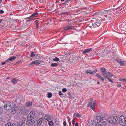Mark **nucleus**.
<instances>
[{
	"instance_id": "4468645a",
	"label": "nucleus",
	"mask_w": 126,
	"mask_h": 126,
	"mask_svg": "<svg viewBox=\"0 0 126 126\" xmlns=\"http://www.w3.org/2000/svg\"><path fill=\"white\" fill-rule=\"evenodd\" d=\"M117 62L120 65L122 66H124L126 64V62L125 61H123L121 60H117Z\"/></svg>"
},
{
	"instance_id": "bf43d9fd",
	"label": "nucleus",
	"mask_w": 126,
	"mask_h": 126,
	"mask_svg": "<svg viewBox=\"0 0 126 126\" xmlns=\"http://www.w3.org/2000/svg\"><path fill=\"white\" fill-rule=\"evenodd\" d=\"M64 0H61V1H62V2L63 1H64Z\"/></svg>"
},
{
	"instance_id": "423d86ee",
	"label": "nucleus",
	"mask_w": 126,
	"mask_h": 126,
	"mask_svg": "<svg viewBox=\"0 0 126 126\" xmlns=\"http://www.w3.org/2000/svg\"><path fill=\"white\" fill-rule=\"evenodd\" d=\"M118 119V118L117 116H112L108 118V121L110 123H113L116 122Z\"/></svg>"
},
{
	"instance_id": "2f4dec72",
	"label": "nucleus",
	"mask_w": 126,
	"mask_h": 126,
	"mask_svg": "<svg viewBox=\"0 0 126 126\" xmlns=\"http://www.w3.org/2000/svg\"><path fill=\"white\" fill-rule=\"evenodd\" d=\"M13 125V124L10 122H9L6 124L5 126H12Z\"/></svg>"
},
{
	"instance_id": "c756f323",
	"label": "nucleus",
	"mask_w": 126,
	"mask_h": 126,
	"mask_svg": "<svg viewBox=\"0 0 126 126\" xmlns=\"http://www.w3.org/2000/svg\"><path fill=\"white\" fill-rule=\"evenodd\" d=\"M38 15V14L37 13H35L32 15L31 16L32 17H36Z\"/></svg>"
},
{
	"instance_id": "de8ad7c7",
	"label": "nucleus",
	"mask_w": 126,
	"mask_h": 126,
	"mask_svg": "<svg viewBox=\"0 0 126 126\" xmlns=\"http://www.w3.org/2000/svg\"><path fill=\"white\" fill-rule=\"evenodd\" d=\"M78 122H76L75 123V126H79L78 125Z\"/></svg>"
},
{
	"instance_id": "aec40b11",
	"label": "nucleus",
	"mask_w": 126,
	"mask_h": 126,
	"mask_svg": "<svg viewBox=\"0 0 126 126\" xmlns=\"http://www.w3.org/2000/svg\"><path fill=\"white\" fill-rule=\"evenodd\" d=\"M74 28V27L71 26H66L64 28V30L65 31L67 30Z\"/></svg>"
},
{
	"instance_id": "cd10ccee",
	"label": "nucleus",
	"mask_w": 126,
	"mask_h": 126,
	"mask_svg": "<svg viewBox=\"0 0 126 126\" xmlns=\"http://www.w3.org/2000/svg\"><path fill=\"white\" fill-rule=\"evenodd\" d=\"M76 115V116L77 117L79 118L81 117V115L79 113H75L74 114V115Z\"/></svg>"
},
{
	"instance_id": "3c124183",
	"label": "nucleus",
	"mask_w": 126,
	"mask_h": 126,
	"mask_svg": "<svg viewBox=\"0 0 126 126\" xmlns=\"http://www.w3.org/2000/svg\"><path fill=\"white\" fill-rule=\"evenodd\" d=\"M56 3H58V4L61 3V2H59V1H58V0L56 1Z\"/></svg>"
},
{
	"instance_id": "39448f33",
	"label": "nucleus",
	"mask_w": 126,
	"mask_h": 126,
	"mask_svg": "<svg viewBox=\"0 0 126 126\" xmlns=\"http://www.w3.org/2000/svg\"><path fill=\"white\" fill-rule=\"evenodd\" d=\"M28 110L22 108L19 110V116H21L23 115H27L28 113Z\"/></svg>"
},
{
	"instance_id": "4c0bfd02",
	"label": "nucleus",
	"mask_w": 126,
	"mask_h": 126,
	"mask_svg": "<svg viewBox=\"0 0 126 126\" xmlns=\"http://www.w3.org/2000/svg\"><path fill=\"white\" fill-rule=\"evenodd\" d=\"M66 121H64L63 122V126H66Z\"/></svg>"
},
{
	"instance_id": "79ce46f5",
	"label": "nucleus",
	"mask_w": 126,
	"mask_h": 126,
	"mask_svg": "<svg viewBox=\"0 0 126 126\" xmlns=\"http://www.w3.org/2000/svg\"><path fill=\"white\" fill-rule=\"evenodd\" d=\"M75 123V120L74 119H73L72 121V123L73 125H74Z\"/></svg>"
},
{
	"instance_id": "6e6552de",
	"label": "nucleus",
	"mask_w": 126,
	"mask_h": 126,
	"mask_svg": "<svg viewBox=\"0 0 126 126\" xmlns=\"http://www.w3.org/2000/svg\"><path fill=\"white\" fill-rule=\"evenodd\" d=\"M41 63V61L38 60L34 61L31 62L29 64V66H33V64H35L37 65H39Z\"/></svg>"
},
{
	"instance_id": "a19ab883",
	"label": "nucleus",
	"mask_w": 126,
	"mask_h": 126,
	"mask_svg": "<svg viewBox=\"0 0 126 126\" xmlns=\"http://www.w3.org/2000/svg\"><path fill=\"white\" fill-rule=\"evenodd\" d=\"M32 17L31 16L30 17H28L26 19H27V20H28V19H29V21H30L32 19H31V18Z\"/></svg>"
},
{
	"instance_id": "a211bd4d",
	"label": "nucleus",
	"mask_w": 126,
	"mask_h": 126,
	"mask_svg": "<svg viewBox=\"0 0 126 126\" xmlns=\"http://www.w3.org/2000/svg\"><path fill=\"white\" fill-rule=\"evenodd\" d=\"M92 49L91 48H89L87 49L84 50L83 52V53L86 54V53H89L91 51H92Z\"/></svg>"
},
{
	"instance_id": "4be33fe9",
	"label": "nucleus",
	"mask_w": 126,
	"mask_h": 126,
	"mask_svg": "<svg viewBox=\"0 0 126 126\" xmlns=\"http://www.w3.org/2000/svg\"><path fill=\"white\" fill-rule=\"evenodd\" d=\"M32 102L29 101L27 102L25 104L26 106L27 107L31 106L32 105Z\"/></svg>"
},
{
	"instance_id": "f3484780",
	"label": "nucleus",
	"mask_w": 126,
	"mask_h": 126,
	"mask_svg": "<svg viewBox=\"0 0 126 126\" xmlns=\"http://www.w3.org/2000/svg\"><path fill=\"white\" fill-rule=\"evenodd\" d=\"M16 106L15 103L13 102H10V106L9 108L10 109V110L14 108Z\"/></svg>"
},
{
	"instance_id": "b1692460",
	"label": "nucleus",
	"mask_w": 126,
	"mask_h": 126,
	"mask_svg": "<svg viewBox=\"0 0 126 126\" xmlns=\"http://www.w3.org/2000/svg\"><path fill=\"white\" fill-rule=\"evenodd\" d=\"M119 80L126 83V77L121 78L119 79Z\"/></svg>"
},
{
	"instance_id": "5fc2aeb1",
	"label": "nucleus",
	"mask_w": 126,
	"mask_h": 126,
	"mask_svg": "<svg viewBox=\"0 0 126 126\" xmlns=\"http://www.w3.org/2000/svg\"><path fill=\"white\" fill-rule=\"evenodd\" d=\"M66 13L65 12H63V13H62V14H65Z\"/></svg>"
},
{
	"instance_id": "c85d7f7f",
	"label": "nucleus",
	"mask_w": 126,
	"mask_h": 126,
	"mask_svg": "<svg viewBox=\"0 0 126 126\" xmlns=\"http://www.w3.org/2000/svg\"><path fill=\"white\" fill-rule=\"evenodd\" d=\"M58 64L56 63H52L51 64V66L52 67H55L57 66Z\"/></svg>"
},
{
	"instance_id": "412c9836",
	"label": "nucleus",
	"mask_w": 126,
	"mask_h": 126,
	"mask_svg": "<svg viewBox=\"0 0 126 126\" xmlns=\"http://www.w3.org/2000/svg\"><path fill=\"white\" fill-rule=\"evenodd\" d=\"M96 77L100 78L103 81H104V79L101 75L98 74H97L96 75Z\"/></svg>"
},
{
	"instance_id": "338daca9",
	"label": "nucleus",
	"mask_w": 126,
	"mask_h": 126,
	"mask_svg": "<svg viewBox=\"0 0 126 126\" xmlns=\"http://www.w3.org/2000/svg\"><path fill=\"white\" fill-rule=\"evenodd\" d=\"M69 121H70V120H69Z\"/></svg>"
},
{
	"instance_id": "72a5a7b5",
	"label": "nucleus",
	"mask_w": 126,
	"mask_h": 126,
	"mask_svg": "<svg viewBox=\"0 0 126 126\" xmlns=\"http://www.w3.org/2000/svg\"><path fill=\"white\" fill-rule=\"evenodd\" d=\"M52 95L51 93H49L48 94V95L47 96V97H48L50 98L52 97Z\"/></svg>"
},
{
	"instance_id": "dca6fc26",
	"label": "nucleus",
	"mask_w": 126,
	"mask_h": 126,
	"mask_svg": "<svg viewBox=\"0 0 126 126\" xmlns=\"http://www.w3.org/2000/svg\"><path fill=\"white\" fill-rule=\"evenodd\" d=\"M13 108L14 109L12 110V112L13 114H14L17 112V110H18V108L17 106H16Z\"/></svg>"
},
{
	"instance_id": "0eeeda50",
	"label": "nucleus",
	"mask_w": 126,
	"mask_h": 126,
	"mask_svg": "<svg viewBox=\"0 0 126 126\" xmlns=\"http://www.w3.org/2000/svg\"><path fill=\"white\" fill-rule=\"evenodd\" d=\"M104 116H102L100 113H97L96 117V119L99 121L103 120L104 119Z\"/></svg>"
},
{
	"instance_id": "f03ea898",
	"label": "nucleus",
	"mask_w": 126,
	"mask_h": 126,
	"mask_svg": "<svg viewBox=\"0 0 126 126\" xmlns=\"http://www.w3.org/2000/svg\"><path fill=\"white\" fill-rule=\"evenodd\" d=\"M100 69L102 72V75L104 78H106L108 76L110 78H111L113 76V75L111 74L110 72H108L107 73L104 67H101L100 68Z\"/></svg>"
},
{
	"instance_id": "603ef678",
	"label": "nucleus",
	"mask_w": 126,
	"mask_h": 126,
	"mask_svg": "<svg viewBox=\"0 0 126 126\" xmlns=\"http://www.w3.org/2000/svg\"><path fill=\"white\" fill-rule=\"evenodd\" d=\"M3 19H0V23L2 21Z\"/></svg>"
},
{
	"instance_id": "2eb2a0df",
	"label": "nucleus",
	"mask_w": 126,
	"mask_h": 126,
	"mask_svg": "<svg viewBox=\"0 0 126 126\" xmlns=\"http://www.w3.org/2000/svg\"><path fill=\"white\" fill-rule=\"evenodd\" d=\"M30 118V120L29 121V123L30 124L32 125L35 123L36 121V119L34 117Z\"/></svg>"
},
{
	"instance_id": "49530a36",
	"label": "nucleus",
	"mask_w": 126,
	"mask_h": 126,
	"mask_svg": "<svg viewBox=\"0 0 126 126\" xmlns=\"http://www.w3.org/2000/svg\"><path fill=\"white\" fill-rule=\"evenodd\" d=\"M14 21L16 22H17L19 21V20L18 19H16V20H14Z\"/></svg>"
},
{
	"instance_id": "473e14b6",
	"label": "nucleus",
	"mask_w": 126,
	"mask_h": 126,
	"mask_svg": "<svg viewBox=\"0 0 126 126\" xmlns=\"http://www.w3.org/2000/svg\"><path fill=\"white\" fill-rule=\"evenodd\" d=\"M53 60L54 61H59V59L57 57H55L53 59Z\"/></svg>"
},
{
	"instance_id": "c9c22d12",
	"label": "nucleus",
	"mask_w": 126,
	"mask_h": 126,
	"mask_svg": "<svg viewBox=\"0 0 126 126\" xmlns=\"http://www.w3.org/2000/svg\"><path fill=\"white\" fill-rule=\"evenodd\" d=\"M36 59H39L40 58V55H37V56H35Z\"/></svg>"
},
{
	"instance_id": "9b49d317",
	"label": "nucleus",
	"mask_w": 126,
	"mask_h": 126,
	"mask_svg": "<svg viewBox=\"0 0 126 126\" xmlns=\"http://www.w3.org/2000/svg\"><path fill=\"white\" fill-rule=\"evenodd\" d=\"M17 57V55L15 56L14 57L12 56L8 58L7 60L5 61L6 62H9L10 61H13L16 59Z\"/></svg>"
},
{
	"instance_id": "a18cd8bd",
	"label": "nucleus",
	"mask_w": 126,
	"mask_h": 126,
	"mask_svg": "<svg viewBox=\"0 0 126 126\" xmlns=\"http://www.w3.org/2000/svg\"><path fill=\"white\" fill-rule=\"evenodd\" d=\"M5 62H5H2V63H1V65H4V64H5L6 63V62Z\"/></svg>"
},
{
	"instance_id": "052dcab7",
	"label": "nucleus",
	"mask_w": 126,
	"mask_h": 126,
	"mask_svg": "<svg viewBox=\"0 0 126 126\" xmlns=\"http://www.w3.org/2000/svg\"><path fill=\"white\" fill-rule=\"evenodd\" d=\"M23 119L24 121H25L26 120V119H25V118H23Z\"/></svg>"
},
{
	"instance_id": "0e129e2a",
	"label": "nucleus",
	"mask_w": 126,
	"mask_h": 126,
	"mask_svg": "<svg viewBox=\"0 0 126 126\" xmlns=\"http://www.w3.org/2000/svg\"><path fill=\"white\" fill-rule=\"evenodd\" d=\"M28 126V125H26V126Z\"/></svg>"
},
{
	"instance_id": "ddd939ff",
	"label": "nucleus",
	"mask_w": 126,
	"mask_h": 126,
	"mask_svg": "<svg viewBox=\"0 0 126 126\" xmlns=\"http://www.w3.org/2000/svg\"><path fill=\"white\" fill-rule=\"evenodd\" d=\"M10 102H8L4 105V107L5 109L7 110H9L10 109L9 108L10 106Z\"/></svg>"
},
{
	"instance_id": "c03bdc74",
	"label": "nucleus",
	"mask_w": 126,
	"mask_h": 126,
	"mask_svg": "<svg viewBox=\"0 0 126 126\" xmlns=\"http://www.w3.org/2000/svg\"><path fill=\"white\" fill-rule=\"evenodd\" d=\"M4 12V11L2 10H1L0 11V14H2Z\"/></svg>"
},
{
	"instance_id": "7c9ffc66",
	"label": "nucleus",
	"mask_w": 126,
	"mask_h": 126,
	"mask_svg": "<svg viewBox=\"0 0 126 126\" xmlns=\"http://www.w3.org/2000/svg\"><path fill=\"white\" fill-rule=\"evenodd\" d=\"M109 76H107V77L106 78L110 82L112 83H113V81L112 80L110 79L109 78Z\"/></svg>"
},
{
	"instance_id": "e433bc0d",
	"label": "nucleus",
	"mask_w": 126,
	"mask_h": 126,
	"mask_svg": "<svg viewBox=\"0 0 126 126\" xmlns=\"http://www.w3.org/2000/svg\"><path fill=\"white\" fill-rule=\"evenodd\" d=\"M59 95L60 96H61V95H63V94L62 93V92L61 91H60L59 92Z\"/></svg>"
},
{
	"instance_id": "69168bd1",
	"label": "nucleus",
	"mask_w": 126,
	"mask_h": 126,
	"mask_svg": "<svg viewBox=\"0 0 126 126\" xmlns=\"http://www.w3.org/2000/svg\"><path fill=\"white\" fill-rule=\"evenodd\" d=\"M106 17H107V16H106Z\"/></svg>"
},
{
	"instance_id": "864d4df0",
	"label": "nucleus",
	"mask_w": 126,
	"mask_h": 126,
	"mask_svg": "<svg viewBox=\"0 0 126 126\" xmlns=\"http://www.w3.org/2000/svg\"><path fill=\"white\" fill-rule=\"evenodd\" d=\"M2 0H0V4H2Z\"/></svg>"
},
{
	"instance_id": "7ed1b4c3",
	"label": "nucleus",
	"mask_w": 126,
	"mask_h": 126,
	"mask_svg": "<svg viewBox=\"0 0 126 126\" xmlns=\"http://www.w3.org/2000/svg\"><path fill=\"white\" fill-rule=\"evenodd\" d=\"M119 122L122 126H125L126 125V117L124 116H121L119 118Z\"/></svg>"
},
{
	"instance_id": "58836bf2",
	"label": "nucleus",
	"mask_w": 126,
	"mask_h": 126,
	"mask_svg": "<svg viewBox=\"0 0 126 126\" xmlns=\"http://www.w3.org/2000/svg\"><path fill=\"white\" fill-rule=\"evenodd\" d=\"M70 1H69L68 0H65V2L63 3V4H66V3L69 2Z\"/></svg>"
},
{
	"instance_id": "5701e85b",
	"label": "nucleus",
	"mask_w": 126,
	"mask_h": 126,
	"mask_svg": "<svg viewBox=\"0 0 126 126\" xmlns=\"http://www.w3.org/2000/svg\"><path fill=\"white\" fill-rule=\"evenodd\" d=\"M42 120L43 119L42 118H40L39 120H38L37 123V126H39L41 124L42 122Z\"/></svg>"
},
{
	"instance_id": "a878e982",
	"label": "nucleus",
	"mask_w": 126,
	"mask_h": 126,
	"mask_svg": "<svg viewBox=\"0 0 126 126\" xmlns=\"http://www.w3.org/2000/svg\"><path fill=\"white\" fill-rule=\"evenodd\" d=\"M85 72L87 74L89 73L92 75L94 74V73L91 70H86Z\"/></svg>"
},
{
	"instance_id": "680f3d73",
	"label": "nucleus",
	"mask_w": 126,
	"mask_h": 126,
	"mask_svg": "<svg viewBox=\"0 0 126 126\" xmlns=\"http://www.w3.org/2000/svg\"><path fill=\"white\" fill-rule=\"evenodd\" d=\"M9 77H8L7 78V79H9Z\"/></svg>"
},
{
	"instance_id": "6ab92c4d",
	"label": "nucleus",
	"mask_w": 126,
	"mask_h": 126,
	"mask_svg": "<svg viewBox=\"0 0 126 126\" xmlns=\"http://www.w3.org/2000/svg\"><path fill=\"white\" fill-rule=\"evenodd\" d=\"M18 79H17L15 78H12L11 80V82L13 83L16 84L19 80Z\"/></svg>"
},
{
	"instance_id": "37998d69",
	"label": "nucleus",
	"mask_w": 126,
	"mask_h": 126,
	"mask_svg": "<svg viewBox=\"0 0 126 126\" xmlns=\"http://www.w3.org/2000/svg\"><path fill=\"white\" fill-rule=\"evenodd\" d=\"M97 69H95L93 71V72L94 73H95L97 72Z\"/></svg>"
},
{
	"instance_id": "e2e57ef3",
	"label": "nucleus",
	"mask_w": 126,
	"mask_h": 126,
	"mask_svg": "<svg viewBox=\"0 0 126 126\" xmlns=\"http://www.w3.org/2000/svg\"><path fill=\"white\" fill-rule=\"evenodd\" d=\"M30 60L31 61H32V59H30Z\"/></svg>"
},
{
	"instance_id": "20e7f679",
	"label": "nucleus",
	"mask_w": 126,
	"mask_h": 126,
	"mask_svg": "<svg viewBox=\"0 0 126 126\" xmlns=\"http://www.w3.org/2000/svg\"><path fill=\"white\" fill-rule=\"evenodd\" d=\"M90 102L87 104V106L88 107H90V108L93 110L95 109V104L96 101H93V99L91 98Z\"/></svg>"
},
{
	"instance_id": "bb28decb",
	"label": "nucleus",
	"mask_w": 126,
	"mask_h": 126,
	"mask_svg": "<svg viewBox=\"0 0 126 126\" xmlns=\"http://www.w3.org/2000/svg\"><path fill=\"white\" fill-rule=\"evenodd\" d=\"M36 56L37 55L35 54V53L34 52H32L31 53V56L32 58H33L34 56Z\"/></svg>"
},
{
	"instance_id": "1a4fd4ad",
	"label": "nucleus",
	"mask_w": 126,
	"mask_h": 126,
	"mask_svg": "<svg viewBox=\"0 0 126 126\" xmlns=\"http://www.w3.org/2000/svg\"><path fill=\"white\" fill-rule=\"evenodd\" d=\"M107 124L106 121L102 122H98L96 124V126H106Z\"/></svg>"
},
{
	"instance_id": "4d7b16f0",
	"label": "nucleus",
	"mask_w": 126,
	"mask_h": 126,
	"mask_svg": "<svg viewBox=\"0 0 126 126\" xmlns=\"http://www.w3.org/2000/svg\"><path fill=\"white\" fill-rule=\"evenodd\" d=\"M97 83L98 84H99L100 83L98 81L97 82Z\"/></svg>"
},
{
	"instance_id": "8fccbe9b",
	"label": "nucleus",
	"mask_w": 126,
	"mask_h": 126,
	"mask_svg": "<svg viewBox=\"0 0 126 126\" xmlns=\"http://www.w3.org/2000/svg\"><path fill=\"white\" fill-rule=\"evenodd\" d=\"M121 86V84H119L117 86L118 87H120Z\"/></svg>"
},
{
	"instance_id": "393cba45",
	"label": "nucleus",
	"mask_w": 126,
	"mask_h": 126,
	"mask_svg": "<svg viewBox=\"0 0 126 126\" xmlns=\"http://www.w3.org/2000/svg\"><path fill=\"white\" fill-rule=\"evenodd\" d=\"M48 123L50 126H53L54 125L53 121H48Z\"/></svg>"
},
{
	"instance_id": "6e6d98bb",
	"label": "nucleus",
	"mask_w": 126,
	"mask_h": 126,
	"mask_svg": "<svg viewBox=\"0 0 126 126\" xmlns=\"http://www.w3.org/2000/svg\"><path fill=\"white\" fill-rule=\"evenodd\" d=\"M38 26L39 25H37L36 26V29H38Z\"/></svg>"
},
{
	"instance_id": "f257e3e1",
	"label": "nucleus",
	"mask_w": 126,
	"mask_h": 126,
	"mask_svg": "<svg viewBox=\"0 0 126 126\" xmlns=\"http://www.w3.org/2000/svg\"><path fill=\"white\" fill-rule=\"evenodd\" d=\"M92 23H90V25L91 27H93V28L97 27H99L101 24L100 21L98 19H96L94 18V19L92 20Z\"/></svg>"
},
{
	"instance_id": "9d476101",
	"label": "nucleus",
	"mask_w": 126,
	"mask_h": 126,
	"mask_svg": "<svg viewBox=\"0 0 126 126\" xmlns=\"http://www.w3.org/2000/svg\"><path fill=\"white\" fill-rule=\"evenodd\" d=\"M35 114V112L34 111H32L27 116V118H32L34 117Z\"/></svg>"
},
{
	"instance_id": "f8f14e48",
	"label": "nucleus",
	"mask_w": 126,
	"mask_h": 126,
	"mask_svg": "<svg viewBox=\"0 0 126 126\" xmlns=\"http://www.w3.org/2000/svg\"><path fill=\"white\" fill-rule=\"evenodd\" d=\"M51 117L50 115L47 114L45 115L44 118V120L45 121H48L50 120Z\"/></svg>"
},
{
	"instance_id": "13d9d810",
	"label": "nucleus",
	"mask_w": 126,
	"mask_h": 126,
	"mask_svg": "<svg viewBox=\"0 0 126 126\" xmlns=\"http://www.w3.org/2000/svg\"><path fill=\"white\" fill-rule=\"evenodd\" d=\"M25 122L24 121L23 122V123L21 124H24L25 123Z\"/></svg>"
},
{
	"instance_id": "f704fd0d",
	"label": "nucleus",
	"mask_w": 126,
	"mask_h": 126,
	"mask_svg": "<svg viewBox=\"0 0 126 126\" xmlns=\"http://www.w3.org/2000/svg\"><path fill=\"white\" fill-rule=\"evenodd\" d=\"M67 91V90L66 88H63L62 89V91L63 93H65Z\"/></svg>"
},
{
	"instance_id": "09e8293b",
	"label": "nucleus",
	"mask_w": 126,
	"mask_h": 126,
	"mask_svg": "<svg viewBox=\"0 0 126 126\" xmlns=\"http://www.w3.org/2000/svg\"><path fill=\"white\" fill-rule=\"evenodd\" d=\"M108 18L109 20V21H110L111 19V17L110 16H108Z\"/></svg>"
},
{
	"instance_id": "ea45409f",
	"label": "nucleus",
	"mask_w": 126,
	"mask_h": 126,
	"mask_svg": "<svg viewBox=\"0 0 126 126\" xmlns=\"http://www.w3.org/2000/svg\"><path fill=\"white\" fill-rule=\"evenodd\" d=\"M35 24H36V26H37V25H39V24L38 23V20H35Z\"/></svg>"
}]
</instances>
